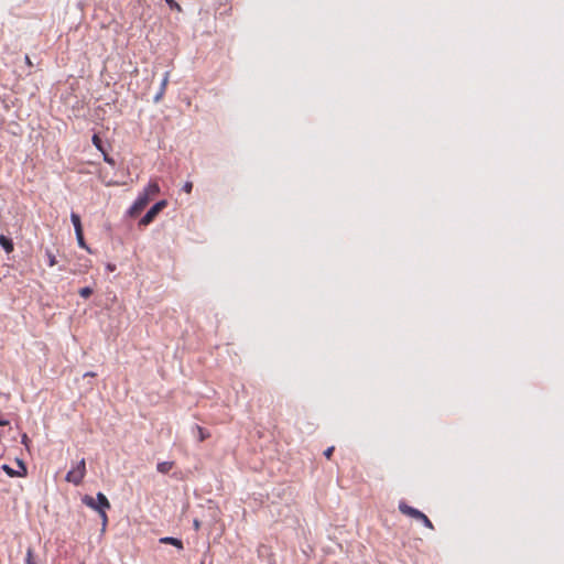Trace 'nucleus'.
I'll use <instances>...</instances> for the list:
<instances>
[{"instance_id": "nucleus-15", "label": "nucleus", "mask_w": 564, "mask_h": 564, "mask_svg": "<svg viewBox=\"0 0 564 564\" xmlns=\"http://www.w3.org/2000/svg\"><path fill=\"white\" fill-rule=\"evenodd\" d=\"M91 141H93L94 145H95V147H96V148H97L101 153L106 152V149H105V148H104V145H102V141H101V139L99 138V135H98V134H94V135H93V140H91Z\"/></svg>"}, {"instance_id": "nucleus-26", "label": "nucleus", "mask_w": 564, "mask_h": 564, "mask_svg": "<svg viewBox=\"0 0 564 564\" xmlns=\"http://www.w3.org/2000/svg\"><path fill=\"white\" fill-rule=\"evenodd\" d=\"M95 376H96V373H95V372H93V371L86 372V373L84 375V377H95Z\"/></svg>"}, {"instance_id": "nucleus-1", "label": "nucleus", "mask_w": 564, "mask_h": 564, "mask_svg": "<svg viewBox=\"0 0 564 564\" xmlns=\"http://www.w3.org/2000/svg\"><path fill=\"white\" fill-rule=\"evenodd\" d=\"M83 503L97 511L102 520V524H107L108 517L106 511L110 509L111 506L102 492H98L96 499L88 495L84 496Z\"/></svg>"}, {"instance_id": "nucleus-12", "label": "nucleus", "mask_w": 564, "mask_h": 564, "mask_svg": "<svg viewBox=\"0 0 564 564\" xmlns=\"http://www.w3.org/2000/svg\"><path fill=\"white\" fill-rule=\"evenodd\" d=\"M25 564H37L36 555L33 547H28L25 554Z\"/></svg>"}, {"instance_id": "nucleus-5", "label": "nucleus", "mask_w": 564, "mask_h": 564, "mask_svg": "<svg viewBox=\"0 0 564 564\" xmlns=\"http://www.w3.org/2000/svg\"><path fill=\"white\" fill-rule=\"evenodd\" d=\"M150 198L144 195L143 193L139 195V197L135 199L133 205L130 208V214L132 216L139 214L141 210L144 209V207L149 204Z\"/></svg>"}, {"instance_id": "nucleus-14", "label": "nucleus", "mask_w": 564, "mask_h": 564, "mask_svg": "<svg viewBox=\"0 0 564 564\" xmlns=\"http://www.w3.org/2000/svg\"><path fill=\"white\" fill-rule=\"evenodd\" d=\"M169 79H170V73L166 72L164 74V77H163V80H162V84H161V91L160 94L156 96L155 100H159L161 98V96L164 94L165 91V88H166V85L169 83Z\"/></svg>"}, {"instance_id": "nucleus-13", "label": "nucleus", "mask_w": 564, "mask_h": 564, "mask_svg": "<svg viewBox=\"0 0 564 564\" xmlns=\"http://www.w3.org/2000/svg\"><path fill=\"white\" fill-rule=\"evenodd\" d=\"M70 220H72V223L74 225L75 231H79L80 232V230H83V227H82L79 215H77L75 213H72Z\"/></svg>"}, {"instance_id": "nucleus-25", "label": "nucleus", "mask_w": 564, "mask_h": 564, "mask_svg": "<svg viewBox=\"0 0 564 564\" xmlns=\"http://www.w3.org/2000/svg\"><path fill=\"white\" fill-rule=\"evenodd\" d=\"M424 517H425V514L423 512L419 511L414 519L422 521Z\"/></svg>"}, {"instance_id": "nucleus-20", "label": "nucleus", "mask_w": 564, "mask_h": 564, "mask_svg": "<svg viewBox=\"0 0 564 564\" xmlns=\"http://www.w3.org/2000/svg\"><path fill=\"white\" fill-rule=\"evenodd\" d=\"M102 155H104V161H105L106 163H108V164H110V165H112V166L116 164L115 160H113L111 156H109V154L107 153V151H106V152H104V153H102Z\"/></svg>"}, {"instance_id": "nucleus-11", "label": "nucleus", "mask_w": 564, "mask_h": 564, "mask_svg": "<svg viewBox=\"0 0 564 564\" xmlns=\"http://www.w3.org/2000/svg\"><path fill=\"white\" fill-rule=\"evenodd\" d=\"M174 466L173 462H161L156 465V469L161 474H167Z\"/></svg>"}, {"instance_id": "nucleus-4", "label": "nucleus", "mask_w": 564, "mask_h": 564, "mask_svg": "<svg viewBox=\"0 0 564 564\" xmlns=\"http://www.w3.org/2000/svg\"><path fill=\"white\" fill-rule=\"evenodd\" d=\"M19 465V470H14L9 465L3 464L1 466V469L9 476V477H24L28 474L26 467L24 463L20 459L17 460Z\"/></svg>"}, {"instance_id": "nucleus-10", "label": "nucleus", "mask_w": 564, "mask_h": 564, "mask_svg": "<svg viewBox=\"0 0 564 564\" xmlns=\"http://www.w3.org/2000/svg\"><path fill=\"white\" fill-rule=\"evenodd\" d=\"M194 431L197 433V438L199 442H204L205 440L210 437V433L200 425H195Z\"/></svg>"}, {"instance_id": "nucleus-18", "label": "nucleus", "mask_w": 564, "mask_h": 564, "mask_svg": "<svg viewBox=\"0 0 564 564\" xmlns=\"http://www.w3.org/2000/svg\"><path fill=\"white\" fill-rule=\"evenodd\" d=\"M93 294V289L89 286L79 290V295L84 299H88Z\"/></svg>"}, {"instance_id": "nucleus-21", "label": "nucleus", "mask_w": 564, "mask_h": 564, "mask_svg": "<svg viewBox=\"0 0 564 564\" xmlns=\"http://www.w3.org/2000/svg\"><path fill=\"white\" fill-rule=\"evenodd\" d=\"M426 528L433 530L434 529V525L433 523L431 522V520L425 516L423 518V520L421 521Z\"/></svg>"}, {"instance_id": "nucleus-8", "label": "nucleus", "mask_w": 564, "mask_h": 564, "mask_svg": "<svg viewBox=\"0 0 564 564\" xmlns=\"http://www.w3.org/2000/svg\"><path fill=\"white\" fill-rule=\"evenodd\" d=\"M0 246L7 253H11L14 249L12 240L4 235H0Z\"/></svg>"}, {"instance_id": "nucleus-16", "label": "nucleus", "mask_w": 564, "mask_h": 564, "mask_svg": "<svg viewBox=\"0 0 564 564\" xmlns=\"http://www.w3.org/2000/svg\"><path fill=\"white\" fill-rule=\"evenodd\" d=\"M45 256L47 258V264L50 267H54L56 264V262H57L55 254L50 249H46Z\"/></svg>"}, {"instance_id": "nucleus-24", "label": "nucleus", "mask_w": 564, "mask_h": 564, "mask_svg": "<svg viewBox=\"0 0 564 564\" xmlns=\"http://www.w3.org/2000/svg\"><path fill=\"white\" fill-rule=\"evenodd\" d=\"M24 61L29 67H33V62L31 61L29 55H25Z\"/></svg>"}, {"instance_id": "nucleus-27", "label": "nucleus", "mask_w": 564, "mask_h": 564, "mask_svg": "<svg viewBox=\"0 0 564 564\" xmlns=\"http://www.w3.org/2000/svg\"><path fill=\"white\" fill-rule=\"evenodd\" d=\"M28 440H29V438H28V435H26V434H24V435L22 436V443H23V444H26Z\"/></svg>"}, {"instance_id": "nucleus-22", "label": "nucleus", "mask_w": 564, "mask_h": 564, "mask_svg": "<svg viewBox=\"0 0 564 564\" xmlns=\"http://www.w3.org/2000/svg\"><path fill=\"white\" fill-rule=\"evenodd\" d=\"M192 189H193V183L186 182L183 186V191L187 194H191Z\"/></svg>"}, {"instance_id": "nucleus-6", "label": "nucleus", "mask_w": 564, "mask_h": 564, "mask_svg": "<svg viewBox=\"0 0 564 564\" xmlns=\"http://www.w3.org/2000/svg\"><path fill=\"white\" fill-rule=\"evenodd\" d=\"M399 510H400V512H401V513H403V514H405V516H409V517H411V518H413V519L415 518V516H416V514H417V512L420 511V510H417V509H415V508H413V507H411V506L406 505V503H405V502H403V501H401V502L399 503Z\"/></svg>"}, {"instance_id": "nucleus-3", "label": "nucleus", "mask_w": 564, "mask_h": 564, "mask_svg": "<svg viewBox=\"0 0 564 564\" xmlns=\"http://www.w3.org/2000/svg\"><path fill=\"white\" fill-rule=\"evenodd\" d=\"M167 205L166 200H160L155 203L148 212L147 214L141 218L140 225L148 226L150 225L154 218L159 215L160 212H162Z\"/></svg>"}, {"instance_id": "nucleus-9", "label": "nucleus", "mask_w": 564, "mask_h": 564, "mask_svg": "<svg viewBox=\"0 0 564 564\" xmlns=\"http://www.w3.org/2000/svg\"><path fill=\"white\" fill-rule=\"evenodd\" d=\"M160 542L163 544H171L177 547L178 550H183V542L180 539L172 538V536H165L160 539Z\"/></svg>"}, {"instance_id": "nucleus-28", "label": "nucleus", "mask_w": 564, "mask_h": 564, "mask_svg": "<svg viewBox=\"0 0 564 564\" xmlns=\"http://www.w3.org/2000/svg\"><path fill=\"white\" fill-rule=\"evenodd\" d=\"M194 527H195V529L199 528V522L197 520L194 521Z\"/></svg>"}, {"instance_id": "nucleus-23", "label": "nucleus", "mask_w": 564, "mask_h": 564, "mask_svg": "<svg viewBox=\"0 0 564 564\" xmlns=\"http://www.w3.org/2000/svg\"><path fill=\"white\" fill-rule=\"evenodd\" d=\"M333 452H334V446L328 447V448L324 452L325 457L329 459V458L332 457V455H333Z\"/></svg>"}, {"instance_id": "nucleus-2", "label": "nucleus", "mask_w": 564, "mask_h": 564, "mask_svg": "<svg viewBox=\"0 0 564 564\" xmlns=\"http://www.w3.org/2000/svg\"><path fill=\"white\" fill-rule=\"evenodd\" d=\"M86 476V460L82 458L67 474L66 481L78 486L83 482Z\"/></svg>"}, {"instance_id": "nucleus-17", "label": "nucleus", "mask_w": 564, "mask_h": 564, "mask_svg": "<svg viewBox=\"0 0 564 564\" xmlns=\"http://www.w3.org/2000/svg\"><path fill=\"white\" fill-rule=\"evenodd\" d=\"M76 232V238H77V241H78V245L84 248V249H88L86 243H85V240H84V234H83V230L79 231H75Z\"/></svg>"}, {"instance_id": "nucleus-19", "label": "nucleus", "mask_w": 564, "mask_h": 564, "mask_svg": "<svg viewBox=\"0 0 564 564\" xmlns=\"http://www.w3.org/2000/svg\"><path fill=\"white\" fill-rule=\"evenodd\" d=\"M169 7L173 10L182 11V7L174 0H165Z\"/></svg>"}, {"instance_id": "nucleus-7", "label": "nucleus", "mask_w": 564, "mask_h": 564, "mask_svg": "<svg viewBox=\"0 0 564 564\" xmlns=\"http://www.w3.org/2000/svg\"><path fill=\"white\" fill-rule=\"evenodd\" d=\"M160 193V186L158 182H150L148 186L144 188L143 194L147 195L150 199Z\"/></svg>"}]
</instances>
